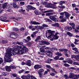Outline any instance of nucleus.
<instances>
[{
  "label": "nucleus",
  "mask_w": 79,
  "mask_h": 79,
  "mask_svg": "<svg viewBox=\"0 0 79 79\" xmlns=\"http://www.w3.org/2000/svg\"><path fill=\"white\" fill-rule=\"evenodd\" d=\"M26 47L24 45L17 46L14 49L9 48L6 51V54L4 57L5 61L6 62H11L13 60L11 59V56L15 55L16 54H21L23 50H26Z\"/></svg>",
  "instance_id": "obj_1"
},
{
  "label": "nucleus",
  "mask_w": 79,
  "mask_h": 79,
  "mask_svg": "<svg viewBox=\"0 0 79 79\" xmlns=\"http://www.w3.org/2000/svg\"><path fill=\"white\" fill-rule=\"evenodd\" d=\"M55 32V31H52L51 30H47L46 32V36L47 38L50 39L51 40H53L54 39H58L59 37V36L58 34H59L58 32H56L55 35H53Z\"/></svg>",
  "instance_id": "obj_2"
},
{
  "label": "nucleus",
  "mask_w": 79,
  "mask_h": 79,
  "mask_svg": "<svg viewBox=\"0 0 79 79\" xmlns=\"http://www.w3.org/2000/svg\"><path fill=\"white\" fill-rule=\"evenodd\" d=\"M10 37L12 39H16L18 37V35L17 33H15L13 32L10 34Z\"/></svg>",
  "instance_id": "obj_3"
},
{
  "label": "nucleus",
  "mask_w": 79,
  "mask_h": 79,
  "mask_svg": "<svg viewBox=\"0 0 79 79\" xmlns=\"http://www.w3.org/2000/svg\"><path fill=\"white\" fill-rule=\"evenodd\" d=\"M57 16L56 15H53V16L50 17V19L52 20H53V21H54L55 23L58 22V20L57 19V18H55Z\"/></svg>",
  "instance_id": "obj_4"
},
{
  "label": "nucleus",
  "mask_w": 79,
  "mask_h": 79,
  "mask_svg": "<svg viewBox=\"0 0 79 79\" xmlns=\"http://www.w3.org/2000/svg\"><path fill=\"white\" fill-rule=\"evenodd\" d=\"M7 18L5 17H0V20L3 22H9V20H7Z\"/></svg>",
  "instance_id": "obj_5"
},
{
  "label": "nucleus",
  "mask_w": 79,
  "mask_h": 79,
  "mask_svg": "<svg viewBox=\"0 0 79 79\" xmlns=\"http://www.w3.org/2000/svg\"><path fill=\"white\" fill-rule=\"evenodd\" d=\"M27 10H35V8L32 6L31 5H28L27 6Z\"/></svg>",
  "instance_id": "obj_6"
},
{
  "label": "nucleus",
  "mask_w": 79,
  "mask_h": 79,
  "mask_svg": "<svg viewBox=\"0 0 79 79\" xmlns=\"http://www.w3.org/2000/svg\"><path fill=\"white\" fill-rule=\"evenodd\" d=\"M75 76H76V75H74V74L73 73H70L69 74V78H70L71 79H75V78H76Z\"/></svg>",
  "instance_id": "obj_7"
},
{
  "label": "nucleus",
  "mask_w": 79,
  "mask_h": 79,
  "mask_svg": "<svg viewBox=\"0 0 79 79\" xmlns=\"http://www.w3.org/2000/svg\"><path fill=\"white\" fill-rule=\"evenodd\" d=\"M48 6H49V8H53L54 9V8H56V5L53 4H52L49 3L48 4Z\"/></svg>",
  "instance_id": "obj_8"
},
{
  "label": "nucleus",
  "mask_w": 79,
  "mask_h": 79,
  "mask_svg": "<svg viewBox=\"0 0 79 79\" xmlns=\"http://www.w3.org/2000/svg\"><path fill=\"white\" fill-rule=\"evenodd\" d=\"M46 67L50 69V70H51V71H52V72H54V73H56V71H55V69H53L49 65H47L46 66Z\"/></svg>",
  "instance_id": "obj_9"
},
{
  "label": "nucleus",
  "mask_w": 79,
  "mask_h": 79,
  "mask_svg": "<svg viewBox=\"0 0 79 79\" xmlns=\"http://www.w3.org/2000/svg\"><path fill=\"white\" fill-rule=\"evenodd\" d=\"M65 13V18L66 19H69L70 16H71V15L68 12H67L66 11H64Z\"/></svg>",
  "instance_id": "obj_10"
},
{
  "label": "nucleus",
  "mask_w": 79,
  "mask_h": 79,
  "mask_svg": "<svg viewBox=\"0 0 79 79\" xmlns=\"http://www.w3.org/2000/svg\"><path fill=\"white\" fill-rule=\"evenodd\" d=\"M9 6V4L8 3L6 2L5 3L2 5V8L5 9V8H7Z\"/></svg>",
  "instance_id": "obj_11"
},
{
  "label": "nucleus",
  "mask_w": 79,
  "mask_h": 79,
  "mask_svg": "<svg viewBox=\"0 0 79 79\" xmlns=\"http://www.w3.org/2000/svg\"><path fill=\"white\" fill-rule=\"evenodd\" d=\"M34 68L35 69H38L39 68H41L42 67L39 65L36 64L34 66Z\"/></svg>",
  "instance_id": "obj_12"
},
{
  "label": "nucleus",
  "mask_w": 79,
  "mask_h": 79,
  "mask_svg": "<svg viewBox=\"0 0 79 79\" xmlns=\"http://www.w3.org/2000/svg\"><path fill=\"white\" fill-rule=\"evenodd\" d=\"M5 69L6 71H7L8 72H10L11 71V68L10 66H6L5 67Z\"/></svg>",
  "instance_id": "obj_13"
},
{
  "label": "nucleus",
  "mask_w": 79,
  "mask_h": 79,
  "mask_svg": "<svg viewBox=\"0 0 79 79\" xmlns=\"http://www.w3.org/2000/svg\"><path fill=\"white\" fill-rule=\"evenodd\" d=\"M26 65L31 66V61L30 60H28L26 62Z\"/></svg>",
  "instance_id": "obj_14"
},
{
  "label": "nucleus",
  "mask_w": 79,
  "mask_h": 79,
  "mask_svg": "<svg viewBox=\"0 0 79 79\" xmlns=\"http://www.w3.org/2000/svg\"><path fill=\"white\" fill-rule=\"evenodd\" d=\"M30 77V75H29L28 76H26V75H23L21 77L23 79H27V77Z\"/></svg>",
  "instance_id": "obj_15"
},
{
  "label": "nucleus",
  "mask_w": 79,
  "mask_h": 79,
  "mask_svg": "<svg viewBox=\"0 0 79 79\" xmlns=\"http://www.w3.org/2000/svg\"><path fill=\"white\" fill-rule=\"evenodd\" d=\"M70 25L72 26L73 29H75V24L74 23H69Z\"/></svg>",
  "instance_id": "obj_16"
},
{
  "label": "nucleus",
  "mask_w": 79,
  "mask_h": 79,
  "mask_svg": "<svg viewBox=\"0 0 79 79\" xmlns=\"http://www.w3.org/2000/svg\"><path fill=\"white\" fill-rule=\"evenodd\" d=\"M31 23L32 24H34V25H37L39 24H40V23H39V22H37L35 21H31Z\"/></svg>",
  "instance_id": "obj_17"
},
{
  "label": "nucleus",
  "mask_w": 79,
  "mask_h": 79,
  "mask_svg": "<svg viewBox=\"0 0 79 79\" xmlns=\"http://www.w3.org/2000/svg\"><path fill=\"white\" fill-rule=\"evenodd\" d=\"M66 61H67L68 63H70V64L73 63V61L70 59H67L66 60Z\"/></svg>",
  "instance_id": "obj_18"
},
{
  "label": "nucleus",
  "mask_w": 79,
  "mask_h": 79,
  "mask_svg": "<svg viewBox=\"0 0 79 79\" xmlns=\"http://www.w3.org/2000/svg\"><path fill=\"white\" fill-rule=\"evenodd\" d=\"M34 13L36 15H41V13L39 12V11H37V10H35L34 11Z\"/></svg>",
  "instance_id": "obj_19"
},
{
  "label": "nucleus",
  "mask_w": 79,
  "mask_h": 79,
  "mask_svg": "<svg viewBox=\"0 0 79 79\" xmlns=\"http://www.w3.org/2000/svg\"><path fill=\"white\" fill-rule=\"evenodd\" d=\"M14 44H19V45H21L23 44V42H21L19 43V42L15 41V42H14Z\"/></svg>",
  "instance_id": "obj_20"
},
{
  "label": "nucleus",
  "mask_w": 79,
  "mask_h": 79,
  "mask_svg": "<svg viewBox=\"0 0 79 79\" xmlns=\"http://www.w3.org/2000/svg\"><path fill=\"white\" fill-rule=\"evenodd\" d=\"M67 3L66 2H64V1H60V2L59 3V4L60 5H62V4H64V3Z\"/></svg>",
  "instance_id": "obj_21"
},
{
  "label": "nucleus",
  "mask_w": 79,
  "mask_h": 79,
  "mask_svg": "<svg viewBox=\"0 0 79 79\" xmlns=\"http://www.w3.org/2000/svg\"><path fill=\"white\" fill-rule=\"evenodd\" d=\"M12 29H13V30H14V31H16V32H19V29H18V28H17L15 27L14 28H12Z\"/></svg>",
  "instance_id": "obj_22"
},
{
  "label": "nucleus",
  "mask_w": 79,
  "mask_h": 79,
  "mask_svg": "<svg viewBox=\"0 0 79 79\" xmlns=\"http://www.w3.org/2000/svg\"><path fill=\"white\" fill-rule=\"evenodd\" d=\"M51 61L52 59L50 58H48L46 61V63H51Z\"/></svg>",
  "instance_id": "obj_23"
},
{
  "label": "nucleus",
  "mask_w": 79,
  "mask_h": 79,
  "mask_svg": "<svg viewBox=\"0 0 79 79\" xmlns=\"http://www.w3.org/2000/svg\"><path fill=\"white\" fill-rule=\"evenodd\" d=\"M47 52L48 53H49V56H50V57H52V53H51V52L50 51H47Z\"/></svg>",
  "instance_id": "obj_24"
},
{
  "label": "nucleus",
  "mask_w": 79,
  "mask_h": 79,
  "mask_svg": "<svg viewBox=\"0 0 79 79\" xmlns=\"http://www.w3.org/2000/svg\"><path fill=\"white\" fill-rule=\"evenodd\" d=\"M39 44L40 45H45L44 41H42L40 42Z\"/></svg>",
  "instance_id": "obj_25"
},
{
  "label": "nucleus",
  "mask_w": 79,
  "mask_h": 79,
  "mask_svg": "<svg viewBox=\"0 0 79 79\" xmlns=\"http://www.w3.org/2000/svg\"><path fill=\"white\" fill-rule=\"evenodd\" d=\"M56 55H58V56H63V55L61 53H60L59 52H57L55 53Z\"/></svg>",
  "instance_id": "obj_26"
},
{
  "label": "nucleus",
  "mask_w": 79,
  "mask_h": 79,
  "mask_svg": "<svg viewBox=\"0 0 79 79\" xmlns=\"http://www.w3.org/2000/svg\"><path fill=\"white\" fill-rule=\"evenodd\" d=\"M16 3L14 2L12 4V5H13V6L14 8H16L17 7V5L16 4Z\"/></svg>",
  "instance_id": "obj_27"
},
{
  "label": "nucleus",
  "mask_w": 79,
  "mask_h": 79,
  "mask_svg": "<svg viewBox=\"0 0 79 79\" xmlns=\"http://www.w3.org/2000/svg\"><path fill=\"white\" fill-rule=\"evenodd\" d=\"M53 10H49L44 11L43 12V13H47L48 12H53Z\"/></svg>",
  "instance_id": "obj_28"
},
{
  "label": "nucleus",
  "mask_w": 79,
  "mask_h": 79,
  "mask_svg": "<svg viewBox=\"0 0 79 79\" xmlns=\"http://www.w3.org/2000/svg\"><path fill=\"white\" fill-rule=\"evenodd\" d=\"M11 76L12 77H17V76L18 75L16 73H12L11 74Z\"/></svg>",
  "instance_id": "obj_29"
},
{
  "label": "nucleus",
  "mask_w": 79,
  "mask_h": 79,
  "mask_svg": "<svg viewBox=\"0 0 79 79\" xmlns=\"http://www.w3.org/2000/svg\"><path fill=\"white\" fill-rule=\"evenodd\" d=\"M40 36H38L35 40V42H37L39 40H40Z\"/></svg>",
  "instance_id": "obj_30"
},
{
  "label": "nucleus",
  "mask_w": 79,
  "mask_h": 79,
  "mask_svg": "<svg viewBox=\"0 0 79 79\" xmlns=\"http://www.w3.org/2000/svg\"><path fill=\"white\" fill-rule=\"evenodd\" d=\"M53 13H47L46 14V16H50V15H53Z\"/></svg>",
  "instance_id": "obj_31"
},
{
  "label": "nucleus",
  "mask_w": 79,
  "mask_h": 79,
  "mask_svg": "<svg viewBox=\"0 0 79 79\" xmlns=\"http://www.w3.org/2000/svg\"><path fill=\"white\" fill-rule=\"evenodd\" d=\"M66 29L67 31H70L72 29V28L71 27H68Z\"/></svg>",
  "instance_id": "obj_32"
},
{
  "label": "nucleus",
  "mask_w": 79,
  "mask_h": 79,
  "mask_svg": "<svg viewBox=\"0 0 79 79\" xmlns=\"http://www.w3.org/2000/svg\"><path fill=\"white\" fill-rule=\"evenodd\" d=\"M21 9L20 11V12H22V13H24V12H25V10L23 9V8L21 7Z\"/></svg>",
  "instance_id": "obj_33"
},
{
  "label": "nucleus",
  "mask_w": 79,
  "mask_h": 79,
  "mask_svg": "<svg viewBox=\"0 0 79 79\" xmlns=\"http://www.w3.org/2000/svg\"><path fill=\"white\" fill-rule=\"evenodd\" d=\"M20 32H23L24 31V28L22 27L20 29Z\"/></svg>",
  "instance_id": "obj_34"
},
{
  "label": "nucleus",
  "mask_w": 79,
  "mask_h": 79,
  "mask_svg": "<svg viewBox=\"0 0 79 79\" xmlns=\"http://www.w3.org/2000/svg\"><path fill=\"white\" fill-rule=\"evenodd\" d=\"M66 19H64V18H62L61 19H60V21L61 22H64V21H66Z\"/></svg>",
  "instance_id": "obj_35"
},
{
  "label": "nucleus",
  "mask_w": 79,
  "mask_h": 79,
  "mask_svg": "<svg viewBox=\"0 0 79 79\" xmlns=\"http://www.w3.org/2000/svg\"><path fill=\"white\" fill-rule=\"evenodd\" d=\"M10 67L11 69H15L16 68V66L14 65L10 66Z\"/></svg>",
  "instance_id": "obj_36"
},
{
  "label": "nucleus",
  "mask_w": 79,
  "mask_h": 79,
  "mask_svg": "<svg viewBox=\"0 0 79 79\" xmlns=\"http://www.w3.org/2000/svg\"><path fill=\"white\" fill-rule=\"evenodd\" d=\"M67 35H69V37H71V36H73V34H72L71 33L69 32H68L67 33Z\"/></svg>",
  "instance_id": "obj_37"
},
{
  "label": "nucleus",
  "mask_w": 79,
  "mask_h": 79,
  "mask_svg": "<svg viewBox=\"0 0 79 79\" xmlns=\"http://www.w3.org/2000/svg\"><path fill=\"white\" fill-rule=\"evenodd\" d=\"M44 45H50V43L48 42V41H44Z\"/></svg>",
  "instance_id": "obj_38"
},
{
  "label": "nucleus",
  "mask_w": 79,
  "mask_h": 79,
  "mask_svg": "<svg viewBox=\"0 0 79 79\" xmlns=\"http://www.w3.org/2000/svg\"><path fill=\"white\" fill-rule=\"evenodd\" d=\"M72 50H74V51H75V52H77L78 51V50H77V49L76 48H72Z\"/></svg>",
  "instance_id": "obj_39"
},
{
  "label": "nucleus",
  "mask_w": 79,
  "mask_h": 79,
  "mask_svg": "<svg viewBox=\"0 0 79 79\" xmlns=\"http://www.w3.org/2000/svg\"><path fill=\"white\" fill-rule=\"evenodd\" d=\"M43 7L42 6H40V8H39V10H40L41 11H42V10H43Z\"/></svg>",
  "instance_id": "obj_40"
},
{
  "label": "nucleus",
  "mask_w": 79,
  "mask_h": 79,
  "mask_svg": "<svg viewBox=\"0 0 79 79\" xmlns=\"http://www.w3.org/2000/svg\"><path fill=\"white\" fill-rule=\"evenodd\" d=\"M64 65L65 66V67H69V66H70V65H69V64L66 63L64 64Z\"/></svg>",
  "instance_id": "obj_41"
},
{
  "label": "nucleus",
  "mask_w": 79,
  "mask_h": 79,
  "mask_svg": "<svg viewBox=\"0 0 79 79\" xmlns=\"http://www.w3.org/2000/svg\"><path fill=\"white\" fill-rule=\"evenodd\" d=\"M3 62V60L2 58H1L0 57V64L2 63Z\"/></svg>",
  "instance_id": "obj_42"
},
{
  "label": "nucleus",
  "mask_w": 79,
  "mask_h": 79,
  "mask_svg": "<svg viewBox=\"0 0 79 79\" xmlns=\"http://www.w3.org/2000/svg\"><path fill=\"white\" fill-rule=\"evenodd\" d=\"M64 77L65 79H69V77L67 76V75H64Z\"/></svg>",
  "instance_id": "obj_43"
},
{
  "label": "nucleus",
  "mask_w": 79,
  "mask_h": 79,
  "mask_svg": "<svg viewBox=\"0 0 79 79\" xmlns=\"http://www.w3.org/2000/svg\"><path fill=\"white\" fill-rule=\"evenodd\" d=\"M20 4L21 5H24V4H25V3H24V2H20Z\"/></svg>",
  "instance_id": "obj_44"
},
{
  "label": "nucleus",
  "mask_w": 79,
  "mask_h": 79,
  "mask_svg": "<svg viewBox=\"0 0 79 79\" xmlns=\"http://www.w3.org/2000/svg\"><path fill=\"white\" fill-rule=\"evenodd\" d=\"M64 53H68V50L67 49H64Z\"/></svg>",
  "instance_id": "obj_45"
},
{
  "label": "nucleus",
  "mask_w": 79,
  "mask_h": 79,
  "mask_svg": "<svg viewBox=\"0 0 79 79\" xmlns=\"http://www.w3.org/2000/svg\"><path fill=\"white\" fill-rule=\"evenodd\" d=\"M58 58H59V56H56V57H54V60H58Z\"/></svg>",
  "instance_id": "obj_46"
},
{
  "label": "nucleus",
  "mask_w": 79,
  "mask_h": 79,
  "mask_svg": "<svg viewBox=\"0 0 79 79\" xmlns=\"http://www.w3.org/2000/svg\"><path fill=\"white\" fill-rule=\"evenodd\" d=\"M44 71V69H43L41 68L40 69V72H41V73H43Z\"/></svg>",
  "instance_id": "obj_47"
},
{
  "label": "nucleus",
  "mask_w": 79,
  "mask_h": 79,
  "mask_svg": "<svg viewBox=\"0 0 79 79\" xmlns=\"http://www.w3.org/2000/svg\"><path fill=\"white\" fill-rule=\"evenodd\" d=\"M50 76H54L55 75V73H50Z\"/></svg>",
  "instance_id": "obj_48"
},
{
  "label": "nucleus",
  "mask_w": 79,
  "mask_h": 79,
  "mask_svg": "<svg viewBox=\"0 0 79 79\" xmlns=\"http://www.w3.org/2000/svg\"><path fill=\"white\" fill-rule=\"evenodd\" d=\"M73 64L74 65H78V66L79 65V64L78 63L75 62L73 63Z\"/></svg>",
  "instance_id": "obj_49"
},
{
  "label": "nucleus",
  "mask_w": 79,
  "mask_h": 79,
  "mask_svg": "<svg viewBox=\"0 0 79 79\" xmlns=\"http://www.w3.org/2000/svg\"><path fill=\"white\" fill-rule=\"evenodd\" d=\"M19 74H21V73H23L24 72V70H20L19 71Z\"/></svg>",
  "instance_id": "obj_50"
},
{
  "label": "nucleus",
  "mask_w": 79,
  "mask_h": 79,
  "mask_svg": "<svg viewBox=\"0 0 79 79\" xmlns=\"http://www.w3.org/2000/svg\"><path fill=\"white\" fill-rule=\"evenodd\" d=\"M64 13L65 14V12H61L60 14V15H61V16H64Z\"/></svg>",
  "instance_id": "obj_51"
},
{
  "label": "nucleus",
  "mask_w": 79,
  "mask_h": 79,
  "mask_svg": "<svg viewBox=\"0 0 79 79\" xmlns=\"http://www.w3.org/2000/svg\"><path fill=\"white\" fill-rule=\"evenodd\" d=\"M71 58H76V56L75 55H73L71 56Z\"/></svg>",
  "instance_id": "obj_52"
},
{
  "label": "nucleus",
  "mask_w": 79,
  "mask_h": 79,
  "mask_svg": "<svg viewBox=\"0 0 79 79\" xmlns=\"http://www.w3.org/2000/svg\"><path fill=\"white\" fill-rule=\"evenodd\" d=\"M39 27L40 29H41V30H42V29H44V27H42V26H40Z\"/></svg>",
  "instance_id": "obj_53"
},
{
  "label": "nucleus",
  "mask_w": 79,
  "mask_h": 79,
  "mask_svg": "<svg viewBox=\"0 0 79 79\" xmlns=\"http://www.w3.org/2000/svg\"><path fill=\"white\" fill-rule=\"evenodd\" d=\"M72 6L73 8H75L76 7V4H72Z\"/></svg>",
  "instance_id": "obj_54"
},
{
  "label": "nucleus",
  "mask_w": 79,
  "mask_h": 79,
  "mask_svg": "<svg viewBox=\"0 0 79 79\" xmlns=\"http://www.w3.org/2000/svg\"><path fill=\"white\" fill-rule=\"evenodd\" d=\"M64 48H62V49H59V51H60V52H63L64 51Z\"/></svg>",
  "instance_id": "obj_55"
},
{
  "label": "nucleus",
  "mask_w": 79,
  "mask_h": 79,
  "mask_svg": "<svg viewBox=\"0 0 79 79\" xmlns=\"http://www.w3.org/2000/svg\"><path fill=\"white\" fill-rule=\"evenodd\" d=\"M56 24V27H59V23H55Z\"/></svg>",
  "instance_id": "obj_56"
},
{
  "label": "nucleus",
  "mask_w": 79,
  "mask_h": 79,
  "mask_svg": "<svg viewBox=\"0 0 79 79\" xmlns=\"http://www.w3.org/2000/svg\"><path fill=\"white\" fill-rule=\"evenodd\" d=\"M14 2H15V3H17L18 2H19V1H20V0H14Z\"/></svg>",
  "instance_id": "obj_57"
},
{
  "label": "nucleus",
  "mask_w": 79,
  "mask_h": 79,
  "mask_svg": "<svg viewBox=\"0 0 79 79\" xmlns=\"http://www.w3.org/2000/svg\"><path fill=\"white\" fill-rule=\"evenodd\" d=\"M28 40H31V37L29 36H28L27 37Z\"/></svg>",
  "instance_id": "obj_58"
},
{
  "label": "nucleus",
  "mask_w": 79,
  "mask_h": 79,
  "mask_svg": "<svg viewBox=\"0 0 79 79\" xmlns=\"http://www.w3.org/2000/svg\"><path fill=\"white\" fill-rule=\"evenodd\" d=\"M2 74L4 75V76H6L7 75V74H6V72H4L2 73Z\"/></svg>",
  "instance_id": "obj_59"
},
{
  "label": "nucleus",
  "mask_w": 79,
  "mask_h": 79,
  "mask_svg": "<svg viewBox=\"0 0 79 79\" xmlns=\"http://www.w3.org/2000/svg\"><path fill=\"white\" fill-rule=\"evenodd\" d=\"M69 69H75V68L73 67H70L69 68Z\"/></svg>",
  "instance_id": "obj_60"
},
{
  "label": "nucleus",
  "mask_w": 79,
  "mask_h": 79,
  "mask_svg": "<svg viewBox=\"0 0 79 79\" xmlns=\"http://www.w3.org/2000/svg\"><path fill=\"white\" fill-rule=\"evenodd\" d=\"M22 19V17H18L15 19L16 20H18V19Z\"/></svg>",
  "instance_id": "obj_61"
},
{
  "label": "nucleus",
  "mask_w": 79,
  "mask_h": 79,
  "mask_svg": "<svg viewBox=\"0 0 79 79\" xmlns=\"http://www.w3.org/2000/svg\"><path fill=\"white\" fill-rule=\"evenodd\" d=\"M71 46L72 47H75V45L73 44H71Z\"/></svg>",
  "instance_id": "obj_62"
},
{
  "label": "nucleus",
  "mask_w": 79,
  "mask_h": 79,
  "mask_svg": "<svg viewBox=\"0 0 79 79\" xmlns=\"http://www.w3.org/2000/svg\"><path fill=\"white\" fill-rule=\"evenodd\" d=\"M43 26L44 27H48V26L46 24H43Z\"/></svg>",
  "instance_id": "obj_63"
},
{
  "label": "nucleus",
  "mask_w": 79,
  "mask_h": 79,
  "mask_svg": "<svg viewBox=\"0 0 79 79\" xmlns=\"http://www.w3.org/2000/svg\"><path fill=\"white\" fill-rule=\"evenodd\" d=\"M64 16H62V15L60 16L59 17V18H60V19H63V18Z\"/></svg>",
  "instance_id": "obj_64"
}]
</instances>
